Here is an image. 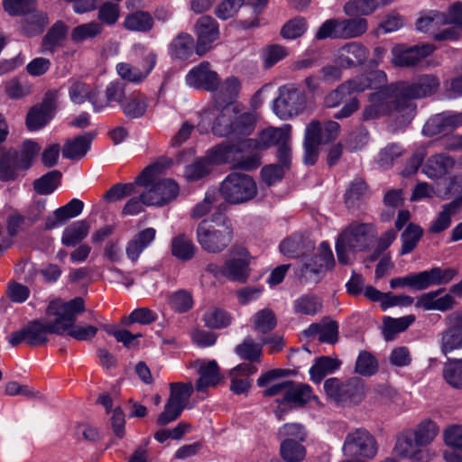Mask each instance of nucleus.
Masks as SVG:
<instances>
[{
	"instance_id": "c756f323",
	"label": "nucleus",
	"mask_w": 462,
	"mask_h": 462,
	"mask_svg": "<svg viewBox=\"0 0 462 462\" xmlns=\"http://www.w3.org/2000/svg\"><path fill=\"white\" fill-rule=\"evenodd\" d=\"M342 362L337 358L329 356H321L315 358L313 365L309 370L310 380L316 383H320L324 378L337 371Z\"/></svg>"
},
{
	"instance_id": "ddd939ff",
	"label": "nucleus",
	"mask_w": 462,
	"mask_h": 462,
	"mask_svg": "<svg viewBox=\"0 0 462 462\" xmlns=\"http://www.w3.org/2000/svg\"><path fill=\"white\" fill-rule=\"evenodd\" d=\"M279 96L273 101V111L281 119L286 120L301 113L305 108V94L293 85L279 88Z\"/></svg>"
},
{
	"instance_id": "5fc2aeb1",
	"label": "nucleus",
	"mask_w": 462,
	"mask_h": 462,
	"mask_svg": "<svg viewBox=\"0 0 462 462\" xmlns=\"http://www.w3.org/2000/svg\"><path fill=\"white\" fill-rule=\"evenodd\" d=\"M421 447L411 430L403 431L397 439L394 450L402 457H411Z\"/></svg>"
},
{
	"instance_id": "0e129e2a",
	"label": "nucleus",
	"mask_w": 462,
	"mask_h": 462,
	"mask_svg": "<svg viewBox=\"0 0 462 462\" xmlns=\"http://www.w3.org/2000/svg\"><path fill=\"white\" fill-rule=\"evenodd\" d=\"M296 374L297 371L295 369L273 368L262 373L256 380V384L258 387L265 389L271 384L275 383L274 382L280 378H285Z\"/></svg>"
},
{
	"instance_id": "4be33fe9",
	"label": "nucleus",
	"mask_w": 462,
	"mask_h": 462,
	"mask_svg": "<svg viewBox=\"0 0 462 462\" xmlns=\"http://www.w3.org/2000/svg\"><path fill=\"white\" fill-rule=\"evenodd\" d=\"M196 31L198 34L196 54L203 56L210 50L211 43L218 39L217 23L210 16H202L197 22Z\"/></svg>"
},
{
	"instance_id": "09e8293b",
	"label": "nucleus",
	"mask_w": 462,
	"mask_h": 462,
	"mask_svg": "<svg viewBox=\"0 0 462 462\" xmlns=\"http://www.w3.org/2000/svg\"><path fill=\"white\" fill-rule=\"evenodd\" d=\"M256 117L254 113L244 112L232 116L234 136H248L254 131Z\"/></svg>"
},
{
	"instance_id": "4c0bfd02",
	"label": "nucleus",
	"mask_w": 462,
	"mask_h": 462,
	"mask_svg": "<svg viewBox=\"0 0 462 462\" xmlns=\"http://www.w3.org/2000/svg\"><path fill=\"white\" fill-rule=\"evenodd\" d=\"M89 225L87 220L73 222L62 232L61 243L67 247H75L88 236Z\"/></svg>"
},
{
	"instance_id": "f8f14e48",
	"label": "nucleus",
	"mask_w": 462,
	"mask_h": 462,
	"mask_svg": "<svg viewBox=\"0 0 462 462\" xmlns=\"http://www.w3.org/2000/svg\"><path fill=\"white\" fill-rule=\"evenodd\" d=\"M234 236L233 227L213 226L209 222L199 223L196 237L201 249L208 254H219L226 249Z\"/></svg>"
},
{
	"instance_id": "4468645a",
	"label": "nucleus",
	"mask_w": 462,
	"mask_h": 462,
	"mask_svg": "<svg viewBox=\"0 0 462 462\" xmlns=\"http://www.w3.org/2000/svg\"><path fill=\"white\" fill-rule=\"evenodd\" d=\"M58 90L45 92L41 103L32 106L27 112L25 125L29 131L34 132L47 125L57 113Z\"/></svg>"
},
{
	"instance_id": "8fccbe9b",
	"label": "nucleus",
	"mask_w": 462,
	"mask_h": 462,
	"mask_svg": "<svg viewBox=\"0 0 462 462\" xmlns=\"http://www.w3.org/2000/svg\"><path fill=\"white\" fill-rule=\"evenodd\" d=\"M152 25V17L149 13L143 11L129 14L124 21L125 28L134 32H148Z\"/></svg>"
},
{
	"instance_id": "cd10ccee",
	"label": "nucleus",
	"mask_w": 462,
	"mask_h": 462,
	"mask_svg": "<svg viewBox=\"0 0 462 462\" xmlns=\"http://www.w3.org/2000/svg\"><path fill=\"white\" fill-rule=\"evenodd\" d=\"M195 387L198 392H203L208 387L217 386L222 380L220 367L216 360H209L199 367Z\"/></svg>"
},
{
	"instance_id": "49530a36",
	"label": "nucleus",
	"mask_w": 462,
	"mask_h": 462,
	"mask_svg": "<svg viewBox=\"0 0 462 462\" xmlns=\"http://www.w3.org/2000/svg\"><path fill=\"white\" fill-rule=\"evenodd\" d=\"M380 8V0H348L344 13L348 16L370 15Z\"/></svg>"
},
{
	"instance_id": "338daca9",
	"label": "nucleus",
	"mask_w": 462,
	"mask_h": 462,
	"mask_svg": "<svg viewBox=\"0 0 462 462\" xmlns=\"http://www.w3.org/2000/svg\"><path fill=\"white\" fill-rule=\"evenodd\" d=\"M412 432H414L417 442H419L420 446H425L435 439L439 432V428L436 422L428 420L420 422L418 428L412 430Z\"/></svg>"
},
{
	"instance_id": "6e6d98bb",
	"label": "nucleus",
	"mask_w": 462,
	"mask_h": 462,
	"mask_svg": "<svg viewBox=\"0 0 462 462\" xmlns=\"http://www.w3.org/2000/svg\"><path fill=\"white\" fill-rule=\"evenodd\" d=\"M280 453L287 462H300L305 457L306 449L299 441L286 439L281 444Z\"/></svg>"
},
{
	"instance_id": "37998d69",
	"label": "nucleus",
	"mask_w": 462,
	"mask_h": 462,
	"mask_svg": "<svg viewBox=\"0 0 462 462\" xmlns=\"http://www.w3.org/2000/svg\"><path fill=\"white\" fill-rule=\"evenodd\" d=\"M234 352L242 360L260 363L263 356V345L255 343L252 337H247L242 343L236 346Z\"/></svg>"
},
{
	"instance_id": "7c9ffc66",
	"label": "nucleus",
	"mask_w": 462,
	"mask_h": 462,
	"mask_svg": "<svg viewBox=\"0 0 462 462\" xmlns=\"http://www.w3.org/2000/svg\"><path fill=\"white\" fill-rule=\"evenodd\" d=\"M341 67L337 65H327L320 69L322 80L325 82L337 81L342 78V68H351L356 65L369 66L370 69H375L379 66L378 60H340Z\"/></svg>"
},
{
	"instance_id": "f257e3e1",
	"label": "nucleus",
	"mask_w": 462,
	"mask_h": 462,
	"mask_svg": "<svg viewBox=\"0 0 462 462\" xmlns=\"http://www.w3.org/2000/svg\"><path fill=\"white\" fill-rule=\"evenodd\" d=\"M386 73L381 69H370L365 73L347 79L340 84L336 89L330 91L325 97V105L328 107H336L343 103L348 97L349 101L346 102L342 108L334 115L336 119H344L352 116L360 106V102L355 94L362 93L366 89H373L379 84L385 82Z\"/></svg>"
},
{
	"instance_id": "e2e57ef3",
	"label": "nucleus",
	"mask_w": 462,
	"mask_h": 462,
	"mask_svg": "<svg viewBox=\"0 0 462 462\" xmlns=\"http://www.w3.org/2000/svg\"><path fill=\"white\" fill-rule=\"evenodd\" d=\"M279 250L288 258H299L303 254V237L294 235L283 239L279 245Z\"/></svg>"
},
{
	"instance_id": "e433bc0d",
	"label": "nucleus",
	"mask_w": 462,
	"mask_h": 462,
	"mask_svg": "<svg viewBox=\"0 0 462 462\" xmlns=\"http://www.w3.org/2000/svg\"><path fill=\"white\" fill-rule=\"evenodd\" d=\"M198 251L193 241L185 234H179L171 239V253L181 262L190 261Z\"/></svg>"
},
{
	"instance_id": "39448f33",
	"label": "nucleus",
	"mask_w": 462,
	"mask_h": 462,
	"mask_svg": "<svg viewBox=\"0 0 462 462\" xmlns=\"http://www.w3.org/2000/svg\"><path fill=\"white\" fill-rule=\"evenodd\" d=\"M339 130L340 125L336 121L311 120L304 131L303 163L307 166L315 165L319 159V146L334 142L338 136Z\"/></svg>"
},
{
	"instance_id": "a18cd8bd",
	"label": "nucleus",
	"mask_w": 462,
	"mask_h": 462,
	"mask_svg": "<svg viewBox=\"0 0 462 462\" xmlns=\"http://www.w3.org/2000/svg\"><path fill=\"white\" fill-rule=\"evenodd\" d=\"M62 173L59 170H52L34 180L32 185L34 191L39 195H50L60 184Z\"/></svg>"
},
{
	"instance_id": "052dcab7",
	"label": "nucleus",
	"mask_w": 462,
	"mask_h": 462,
	"mask_svg": "<svg viewBox=\"0 0 462 462\" xmlns=\"http://www.w3.org/2000/svg\"><path fill=\"white\" fill-rule=\"evenodd\" d=\"M66 25L61 23H56L48 32L42 41V51H52L64 40L66 35Z\"/></svg>"
},
{
	"instance_id": "864d4df0",
	"label": "nucleus",
	"mask_w": 462,
	"mask_h": 462,
	"mask_svg": "<svg viewBox=\"0 0 462 462\" xmlns=\"http://www.w3.org/2000/svg\"><path fill=\"white\" fill-rule=\"evenodd\" d=\"M378 360L370 352L362 350L356 361L355 371L363 376H372L378 372Z\"/></svg>"
},
{
	"instance_id": "1a4fd4ad",
	"label": "nucleus",
	"mask_w": 462,
	"mask_h": 462,
	"mask_svg": "<svg viewBox=\"0 0 462 462\" xmlns=\"http://www.w3.org/2000/svg\"><path fill=\"white\" fill-rule=\"evenodd\" d=\"M323 389L328 397L337 403L357 404L365 397V382L356 376L346 381L337 377L328 378L324 381Z\"/></svg>"
},
{
	"instance_id": "dca6fc26",
	"label": "nucleus",
	"mask_w": 462,
	"mask_h": 462,
	"mask_svg": "<svg viewBox=\"0 0 462 462\" xmlns=\"http://www.w3.org/2000/svg\"><path fill=\"white\" fill-rule=\"evenodd\" d=\"M185 82L194 89L216 93L219 88V75L208 60H203L187 73Z\"/></svg>"
},
{
	"instance_id": "6e6552de",
	"label": "nucleus",
	"mask_w": 462,
	"mask_h": 462,
	"mask_svg": "<svg viewBox=\"0 0 462 462\" xmlns=\"http://www.w3.org/2000/svg\"><path fill=\"white\" fill-rule=\"evenodd\" d=\"M219 193L225 202L240 205L253 200L258 193V188L251 175L233 171L220 183Z\"/></svg>"
},
{
	"instance_id": "c85d7f7f",
	"label": "nucleus",
	"mask_w": 462,
	"mask_h": 462,
	"mask_svg": "<svg viewBox=\"0 0 462 462\" xmlns=\"http://www.w3.org/2000/svg\"><path fill=\"white\" fill-rule=\"evenodd\" d=\"M125 116L130 120L143 117L148 108V98L145 94L138 91L126 96L120 104Z\"/></svg>"
},
{
	"instance_id": "c9c22d12",
	"label": "nucleus",
	"mask_w": 462,
	"mask_h": 462,
	"mask_svg": "<svg viewBox=\"0 0 462 462\" xmlns=\"http://www.w3.org/2000/svg\"><path fill=\"white\" fill-rule=\"evenodd\" d=\"M435 47L430 43L407 45L405 43L393 44L391 47L393 58H426L433 54Z\"/></svg>"
},
{
	"instance_id": "0eeeda50",
	"label": "nucleus",
	"mask_w": 462,
	"mask_h": 462,
	"mask_svg": "<svg viewBox=\"0 0 462 462\" xmlns=\"http://www.w3.org/2000/svg\"><path fill=\"white\" fill-rule=\"evenodd\" d=\"M457 274L458 272L456 268L434 266L419 273H411L402 277L393 278L390 281V287L392 289L409 287L416 291H424L432 286L447 285Z\"/></svg>"
},
{
	"instance_id": "13d9d810",
	"label": "nucleus",
	"mask_w": 462,
	"mask_h": 462,
	"mask_svg": "<svg viewBox=\"0 0 462 462\" xmlns=\"http://www.w3.org/2000/svg\"><path fill=\"white\" fill-rule=\"evenodd\" d=\"M277 325L274 312L268 308L257 311L254 317V329L262 334L273 331Z\"/></svg>"
},
{
	"instance_id": "9d476101",
	"label": "nucleus",
	"mask_w": 462,
	"mask_h": 462,
	"mask_svg": "<svg viewBox=\"0 0 462 462\" xmlns=\"http://www.w3.org/2000/svg\"><path fill=\"white\" fill-rule=\"evenodd\" d=\"M335 266L333 252L327 241L321 242L317 254L307 257L300 268V279L304 282L319 283L327 271Z\"/></svg>"
},
{
	"instance_id": "bb28decb",
	"label": "nucleus",
	"mask_w": 462,
	"mask_h": 462,
	"mask_svg": "<svg viewBox=\"0 0 462 462\" xmlns=\"http://www.w3.org/2000/svg\"><path fill=\"white\" fill-rule=\"evenodd\" d=\"M156 230L153 227H147L138 232L130 241L125 248L127 257L135 263L141 254L154 241Z\"/></svg>"
},
{
	"instance_id": "7ed1b4c3",
	"label": "nucleus",
	"mask_w": 462,
	"mask_h": 462,
	"mask_svg": "<svg viewBox=\"0 0 462 462\" xmlns=\"http://www.w3.org/2000/svg\"><path fill=\"white\" fill-rule=\"evenodd\" d=\"M282 393V397L275 400L277 407L274 413L279 420H283L291 411L304 408L311 401L313 391L307 383L285 380L266 387L263 391V396L274 397Z\"/></svg>"
},
{
	"instance_id": "b1692460",
	"label": "nucleus",
	"mask_w": 462,
	"mask_h": 462,
	"mask_svg": "<svg viewBox=\"0 0 462 462\" xmlns=\"http://www.w3.org/2000/svg\"><path fill=\"white\" fill-rule=\"evenodd\" d=\"M445 291L446 289L442 287L436 291L423 293L417 299L415 306L425 310H439L442 312L452 310L456 303L452 295L447 293L440 298H437Z\"/></svg>"
},
{
	"instance_id": "f704fd0d",
	"label": "nucleus",
	"mask_w": 462,
	"mask_h": 462,
	"mask_svg": "<svg viewBox=\"0 0 462 462\" xmlns=\"http://www.w3.org/2000/svg\"><path fill=\"white\" fill-rule=\"evenodd\" d=\"M249 261L244 258H231L224 263V277L231 282L245 283L250 275Z\"/></svg>"
},
{
	"instance_id": "79ce46f5",
	"label": "nucleus",
	"mask_w": 462,
	"mask_h": 462,
	"mask_svg": "<svg viewBox=\"0 0 462 462\" xmlns=\"http://www.w3.org/2000/svg\"><path fill=\"white\" fill-rule=\"evenodd\" d=\"M241 89L240 80L235 77H227L223 82L219 79V88L216 91L217 98L221 99V106L233 104L239 97Z\"/></svg>"
},
{
	"instance_id": "2f4dec72",
	"label": "nucleus",
	"mask_w": 462,
	"mask_h": 462,
	"mask_svg": "<svg viewBox=\"0 0 462 462\" xmlns=\"http://www.w3.org/2000/svg\"><path fill=\"white\" fill-rule=\"evenodd\" d=\"M455 165V160L444 153L431 155L423 167V172L430 179L446 175Z\"/></svg>"
},
{
	"instance_id": "412c9836",
	"label": "nucleus",
	"mask_w": 462,
	"mask_h": 462,
	"mask_svg": "<svg viewBox=\"0 0 462 462\" xmlns=\"http://www.w3.org/2000/svg\"><path fill=\"white\" fill-rule=\"evenodd\" d=\"M247 154H257L262 163V155L260 152L265 151L274 145H279L285 141L286 134L280 128L268 127L262 130L256 138H243Z\"/></svg>"
},
{
	"instance_id": "603ef678",
	"label": "nucleus",
	"mask_w": 462,
	"mask_h": 462,
	"mask_svg": "<svg viewBox=\"0 0 462 462\" xmlns=\"http://www.w3.org/2000/svg\"><path fill=\"white\" fill-rule=\"evenodd\" d=\"M25 17L23 20V30L30 36L42 32L45 25L48 23L47 16L41 13L34 11V8L30 12L23 14Z\"/></svg>"
},
{
	"instance_id": "680f3d73",
	"label": "nucleus",
	"mask_w": 462,
	"mask_h": 462,
	"mask_svg": "<svg viewBox=\"0 0 462 462\" xmlns=\"http://www.w3.org/2000/svg\"><path fill=\"white\" fill-rule=\"evenodd\" d=\"M158 319V315L155 311L149 308L143 307L134 310L128 316L122 319V324L124 326H131L134 323H139L142 325H150L155 322Z\"/></svg>"
},
{
	"instance_id": "f03ea898",
	"label": "nucleus",
	"mask_w": 462,
	"mask_h": 462,
	"mask_svg": "<svg viewBox=\"0 0 462 462\" xmlns=\"http://www.w3.org/2000/svg\"><path fill=\"white\" fill-rule=\"evenodd\" d=\"M8 134L6 121L0 113V144L6 140ZM40 151L41 146L38 143L25 140L21 150L11 148L0 152V181H14L23 175L31 169Z\"/></svg>"
},
{
	"instance_id": "6ab92c4d",
	"label": "nucleus",
	"mask_w": 462,
	"mask_h": 462,
	"mask_svg": "<svg viewBox=\"0 0 462 462\" xmlns=\"http://www.w3.org/2000/svg\"><path fill=\"white\" fill-rule=\"evenodd\" d=\"M375 235L376 228L374 224L353 222L338 236H344L349 250L363 252L368 248Z\"/></svg>"
},
{
	"instance_id": "a211bd4d",
	"label": "nucleus",
	"mask_w": 462,
	"mask_h": 462,
	"mask_svg": "<svg viewBox=\"0 0 462 462\" xmlns=\"http://www.w3.org/2000/svg\"><path fill=\"white\" fill-rule=\"evenodd\" d=\"M446 328L441 333L440 348L447 356L454 350L462 349V310H455L445 318Z\"/></svg>"
},
{
	"instance_id": "4d7b16f0",
	"label": "nucleus",
	"mask_w": 462,
	"mask_h": 462,
	"mask_svg": "<svg viewBox=\"0 0 462 462\" xmlns=\"http://www.w3.org/2000/svg\"><path fill=\"white\" fill-rule=\"evenodd\" d=\"M368 188L367 183L361 178L352 180L344 194L346 206L348 208L356 207V203L364 199L368 191Z\"/></svg>"
},
{
	"instance_id": "bf43d9fd",
	"label": "nucleus",
	"mask_w": 462,
	"mask_h": 462,
	"mask_svg": "<svg viewBox=\"0 0 462 462\" xmlns=\"http://www.w3.org/2000/svg\"><path fill=\"white\" fill-rule=\"evenodd\" d=\"M360 16L342 19L344 39L356 38L365 33L368 29V23L365 18Z\"/></svg>"
},
{
	"instance_id": "ea45409f",
	"label": "nucleus",
	"mask_w": 462,
	"mask_h": 462,
	"mask_svg": "<svg viewBox=\"0 0 462 462\" xmlns=\"http://www.w3.org/2000/svg\"><path fill=\"white\" fill-rule=\"evenodd\" d=\"M424 234L423 228L415 223L410 222L401 234L400 255L411 254L418 245Z\"/></svg>"
},
{
	"instance_id": "2eb2a0df",
	"label": "nucleus",
	"mask_w": 462,
	"mask_h": 462,
	"mask_svg": "<svg viewBox=\"0 0 462 462\" xmlns=\"http://www.w3.org/2000/svg\"><path fill=\"white\" fill-rule=\"evenodd\" d=\"M343 452L348 457L373 458L377 452L374 438L365 430H356L346 437Z\"/></svg>"
},
{
	"instance_id": "69168bd1",
	"label": "nucleus",
	"mask_w": 462,
	"mask_h": 462,
	"mask_svg": "<svg viewBox=\"0 0 462 462\" xmlns=\"http://www.w3.org/2000/svg\"><path fill=\"white\" fill-rule=\"evenodd\" d=\"M170 386L171 394L168 400L185 407L194 391L192 383L178 382L171 383Z\"/></svg>"
},
{
	"instance_id": "393cba45",
	"label": "nucleus",
	"mask_w": 462,
	"mask_h": 462,
	"mask_svg": "<svg viewBox=\"0 0 462 462\" xmlns=\"http://www.w3.org/2000/svg\"><path fill=\"white\" fill-rule=\"evenodd\" d=\"M126 84L122 80L111 81L106 88L105 95L97 88V100L95 103V113H101L106 108L111 106L113 102L117 103L119 106L125 95Z\"/></svg>"
},
{
	"instance_id": "473e14b6",
	"label": "nucleus",
	"mask_w": 462,
	"mask_h": 462,
	"mask_svg": "<svg viewBox=\"0 0 462 462\" xmlns=\"http://www.w3.org/2000/svg\"><path fill=\"white\" fill-rule=\"evenodd\" d=\"M144 61L142 65L143 69L126 62H120L116 65L117 73L124 80L134 83L142 82L147 78L156 64V60H144Z\"/></svg>"
},
{
	"instance_id": "5701e85b",
	"label": "nucleus",
	"mask_w": 462,
	"mask_h": 462,
	"mask_svg": "<svg viewBox=\"0 0 462 462\" xmlns=\"http://www.w3.org/2000/svg\"><path fill=\"white\" fill-rule=\"evenodd\" d=\"M60 317L55 318L52 322L59 328L60 336H63L66 329L75 323L76 316L85 311V301L81 297L61 302Z\"/></svg>"
},
{
	"instance_id": "f3484780",
	"label": "nucleus",
	"mask_w": 462,
	"mask_h": 462,
	"mask_svg": "<svg viewBox=\"0 0 462 462\" xmlns=\"http://www.w3.org/2000/svg\"><path fill=\"white\" fill-rule=\"evenodd\" d=\"M180 193L179 184L172 179L155 181L142 197L146 206L163 207L174 200Z\"/></svg>"
},
{
	"instance_id": "c03bdc74",
	"label": "nucleus",
	"mask_w": 462,
	"mask_h": 462,
	"mask_svg": "<svg viewBox=\"0 0 462 462\" xmlns=\"http://www.w3.org/2000/svg\"><path fill=\"white\" fill-rule=\"evenodd\" d=\"M442 376L454 389L462 390V358H447L443 365Z\"/></svg>"
},
{
	"instance_id": "9b49d317",
	"label": "nucleus",
	"mask_w": 462,
	"mask_h": 462,
	"mask_svg": "<svg viewBox=\"0 0 462 462\" xmlns=\"http://www.w3.org/2000/svg\"><path fill=\"white\" fill-rule=\"evenodd\" d=\"M48 334L60 336L59 328L51 321L42 322L41 319H33L21 329L11 333L7 340L12 346L24 343L29 346L38 347L48 342Z\"/></svg>"
},
{
	"instance_id": "3c124183",
	"label": "nucleus",
	"mask_w": 462,
	"mask_h": 462,
	"mask_svg": "<svg viewBox=\"0 0 462 462\" xmlns=\"http://www.w3.org/2000/svg\"><path fill=\"white\" fill-rule=\"evenodd\" d=\"M414 321V315H407L401 318L384 317V337L386 339H391L393 335L405 331Z\"/></svg>"
},
{
	"instance_id": "aec40b11",
	"label": "nucleus",
	"mask_w": 462,
	"mask_h": 462,
	"mask_svg": "<svg viewBox=\"0 0 462 462\" xmlns=\"http://www.w3.org/2000/svg\"><path fill=\"white\" fill-rule=\"evenodd\" d=\"M462 126V112L447 111L430 116L422 127V134L433 137L448 134Z\"/></svg>"
},
{
	"instance_id": "58836bf2",
	"label": "nucleus",
	"mask_w": 462,
	"mask_h": 462,
	"mask_svg": "<svg viewBox=\"0 0 462 462\" xmlns=\"http://www.w3.org/2000/svg\"><path fill=\"white\" fill-rule=\"evenodd\" d=\"M323 307V300L313 293H305L293 300L292 308L296 314L314 316L320 312Z\"/></svg>"
},
{
	"instance_id": "a19ab883",
	"label": "nucleus",
	"mask_w": 462,
	"mask_h": 462,
	"mask_svg": "<svg viewBox=\"0 0 462 462\" xmlns=\"http://www.w3.org/2000/svg\"><path fill=\"white\" fill-rule=\"evenodd\" d=\"M196 45L190 34L181 32L169 44L168 51L173 58H184L196 53Z\"/></svg>"
},
{
	"instance_id": "774afa93",
	"label": "nucleus",
	"mask_w": 462,
	"mask_h": 462,
	"mask_svg": "<svg viewBox=\"0 0 462 462\" xmlns=\"http://www.w3.org/2000/svg\"><path fill=\"white\" fill-rule=\"evenodd\" d=\"M342 19H328L325 21L317 32L319 40L327 38L344 39Z\"/></svg>"
},
{
	"instance_id": "423d86ee",
	"label": "nucleus",
	"mask_w": 462,
	"mask_h": 462,
	"mask_svg": "<svg viewBox=\"0 0 462 462\" xmlns=\"http://www.w3.org/2000/svg\"><path fill=\"white\" fill-rule=\"evenodd\" d=\"M398 91L393 94L394 98L388 102L389 116L394 112L403 113L411 107V100L426 97L434 94L439 81L432 75H422L416 82L408 84L404 81L396 82Z\"/></svg>"
},
{
	"instance_id": "de8ad7c7",
	"label": "nucleus",
	"mask_w": 462,
	"mask_h": 462,
	"mask_svg": "<svg viewBox=\"0 0 462 462\" xmlns=\"http://www.w3.org/2000/svg\"><path fill=\"white\" fill-rule=\"evenodd\" d=\"M168 304L175 313H187L194 306L192 293L185 289L177 290L169 295Z\"/></svg>"
},
{
	"instance_id": "a878e982",
	"label": "nucleus",
	"mask_w": 462,
	"mask_h": 462,
	"mask_svg": "<svg viewBox=\"0 0 462 462\" xmlns=\"http://www.w3.org/2000/svg\"><path fill=\"white\" fill-rule=\"evenodd\" d=\"M94 138V133L87 132L72 140H68L62 147V156L69 160L82 159L90 150Z\"/></svg>"
},
{
	"instance_id": "72a5a7b5",
	"label": "nucleus",
	"mask_w": 462,
	"mask_h": 462,
	"mask_svg": "<svg viewBox=\"0 0 462 462\" xmlns=\"http://www.w3.org/2000/svg\"><path fill=\"white\" fill-rule=\"evenodd\" d=\"M69 97L75 105H81L88 101L92 105L95 112V103L97 100V88L92 87L88 83L76 80L69 88Z\"/></svg>"
},
{
	"instance_id": "20e7f679",
	"label": "nucleus",
	"mask_w": 462,
	"mask_h": 462,
	"mask_svg": "<svg viewBox=\"0 0 462 462\" xmlns=\"http://www.w3.org/2000/svg\"><path fill=\"white\" fill-rule=\"evenodd\" d=\"M206 160L213 166L230 164L231 169L253 171L260 167L257 154H247L243 138L236 141L225 140L209 148Z\"/></svg>"
}]
</instances>
